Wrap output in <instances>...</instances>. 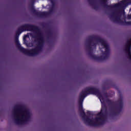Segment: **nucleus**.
I'll return each instance as SVG.
<instances>
[{
    "mask_svg": "<svg viewBox=\"0 0 131 131\" xmlns=\"http://www.w3.org/2000/svg\"><path fill=\"white\" fill-rule=\"evenodd\" d=\"M86 42L88 54L91 59L102 62L109 58L110 48L105 40L99 36H90Z\"/></svg>",
    "mask_w": 131,
    "mask_h": 131,
    "instance_id": "nucleus-1",
    "label": "nucleus"
},
{
    "mask_svg": "<svg viewBox=\"0 0 131 131\" xmlns=\"http://www.w3.org/2000/svg\"><path fill=\"white\" fill-rule=\"evenodd\" d=\"M83 100H84V97L80 95L78 101V110L83 120L86 123H88V125L90 126H99V125L104 124L106 120V114H107V106L106 104H103L102 105L100 112L96 115L97 117L94 119L95 121L94 122L93 119L90 118L85 115V112H84V110H83V106L82 105Z\"/></svg>",
    "mask_w": 131,
    "mask_h": 131,
    "instance_id": "nucleus-2",
    "label": "nucleus"
},
{
    "mask_svg": "<svg viewBox=\"0 0 131 131\" xmlns=\"http://www.w3.org/2000/svg\"><path fill=\"white\" fill-rule=\"evenodd\" d=\"M19 28L23 32V31H32L34 32V34H31V36L32 38H34V42H37V47L35 49H36L38 53L39 54V52H41L42 50L43 45H45V38L43 37L42 33H41V29L37 26L30 25L29 24L23 25Z\"/></svg>",
    "mask_w": 131,
    "mask_h": 131,
    "instance_id": "nucleus-3",
    "label": "nucleus"
},
{
    "mask_svg": "<svg viewBox=\"0 0 131 131\" xmlns=\"http://www.w3.org/2000/svg\"><path fill=\"white\" fill-rule=\"evenodd\" d=\"M13 118L16 124H22L25 121H28L30 118V113L21 105L14 106L13 111Z\"/></svg>",
    "mask_w": 131,
    "mask_h": 131,
    "instance_id": "nucleus-4",
    "label": "nucleus"
},
{
    "mask_svg": "<svg viewBox=\"0 0 131 131\" xmlns=\"http://www.w3.org/2000/svg\"><path fill=\"white\" fill-rule=\"evenodd\" d=\"M23 32L21 31V29L19 28L16 31V34L15 35V43L16 45V47L17 49L21 52V53H23L25 54V55H27L30 56H36V55H38V52L37 50L35 48L32 49L30 50L28 49H26L22 47H21V44H20V42L19 41V35L21 34V33Z\"/></svg>",
    "mask_w": 131,
    "mask_h": 131,
    "instance_id": "nucleus-5",
    "label": "nucleus"
},
{
    "mask_svg": "<svg viewBox=\"0 0 131 131\" xmlns=\"http://www.w3.org/2000/svg\"><path fill=\"white\" fill-rule=\"evenodd\" d=\"M108 105L112 106L111 107V112L113 116H116L119 115L122 109H123V101L122 98H119L117 101H113L110 99L106 100Z\"/></svg>",
    "mask_w": 131,
    "mask_h": 131,
    "instance_id": "nucleus-6",
    "label": "nucleus"
},
{
    "mask_svg": "<svg viewBox=\"0 0 131 131\" xmlns=\"http://www.w3.org/2000/svg\"><path fill=\"white\" fill-rule=\"evenodd\" d=\"M90 94L92 95H95L96 96H97V97H99V98L102 99V100L104 101V98H103L102 93H101L100 90L97 88L93 87L86 88L85 90H82L80 93V96L85 98V97Z\"/></svg>",
    "mask_w": 131,
    "mask_h": 131,
    "instance_id": "nucleus-7",
    "label": "nucleus"
},
{
    "mask_svg": "<svg viewBox=\"0 0 131 131\" xmlns=\"http://www.w3.org/2000/svg\"><path fill=\"white\" fill-rule=\"evenodd\" d=\"M108 0H100V4L102 5L104 8L111 10L112 9H115V8H118L122 7V6H127L128 4H130L129 2L131 0H123L121 1L120 3L115 4L114 5H108L107 4Z\"/></svg>",
    "mask_w": 131,
    "mask_h": 131,
    "instance_id": "nucleus-8",
    "label": "nucleus"
},
{
    "mask_svg": "<svg viewBox=\"0 0 131 131\" xmlns=\"http://www.w3.org/2000/svg\"><path fill=\"white\" fill-rule=\"evenodd\" d=\"M115 12H113L111 15V18L115 23H117V24H119V25H122V26H129L131 25V21H126L125 20L123 21L121 19H120V16H115Z\"/></svg>",
    "mask_w": 131,
    "mask_h": 131,
    "instance_id": "nucleus-9",
    "label": "nucleus"
},
{
    "mask_svg": "<svg viewBox=\"0 0 131 131\" xmlns=\"http://www.w3.org/2000/svg\"><path fill=\"white\" fill-rule=\"evenodd\" d=\"M31 11L33 12V14L36 15L37 17L39 18H43V17H47L49 15L48 13L45 12H37L35 9H34V6H33V3L31 5Z\"/></svg>",
    "mask_w": 131,
    "mask_h": 131,
    "instance_id": "nucleus-10",
    "label": "nucleus"
},
{
    "mask_svg": "<svg viewBox=\"0 0 131 131\" xmlns=\"http://www.w3.org/2000/svg\"><path fill=\"white\" fill-rule=\"evenodd\" d=\"M88 2L89 3L90 5L93 7L94 10H98V6L95 5V3L94 2V0H88Z\"/></svg>",
    "mask_w": 131,
    "mask_h": 131,
    "instance_id": "nucleus-11",
    "label": "nucleus"
},
{
    "mask_svg": "<svg viewBox=\"0 0 131 131\" xmlns=\"http://www.w3.org/2000/svg\"><path fill=\"white\" fill-rule=\"evenodd\" d=\"M101 95L102 96V98L104 100H103V99L102 98H100V97H98V98H99V99H100V100H102V102H105V98H104V97L105 98H108V95L107 94V92H104L103 95L102 94H101Z\"/></svg>",
    "mask_w": 131,
    "mask_h": 131,
    "instance_id": "nucleus-12",
    "label": "nucleus"
},
{
    "mask_svg": "<svg viewBox=\"0 0 131 131\" xmlns=\"http://www.w3.org/2000/svg\"><path fill=\"white\" fill-rule=\"evenodd\" d=\"M52 35H53V32H52L51 31H48L47 36V39H50V37H52Z\"/></svg>",
    "mask_w": 131,
    "mask_h": 131,
    "instance_id": "nucleus-13",
    "label": "nucleus"
},
{
    "mask_svg": "<svg viewBox=\"0 0 131 131\" xmlns=\"http://www.w3.org/2000/svg\"><path fill=\"white\" fill-rule=\"evenodd\" d=\"M125 47L127 48L128 49H130L131 50V43H130V41H129V40H128L127 41V45Z\"/></svg>",
    "mask_w": 131,
    "mask_h": 131,
    "instance_id": "nucleus-14",
    "label": "nucleus"
},
{
    "mask_svg": "<svg viewBox=\"0 0 131 131\" xmlns=\"http://www.w3.org/2000/svg\"><path fill=\"white\" fill-rule=\"evenodd\" d=\"M53 12H54V8L52 7L50 9L49 12H45V13H48V14L47 15V16H49V15H50V14H52V13H53ZM47 16L46 17H47Z\"/></svg>",
    "mask_w": 131,
    "mask_h": 131,
    "instance_id": "nucleus-15",
    "label": "nucleus"
},
{
    "mask_svg": "<svg viewBox=\"0 0 131 131\" xmlns=\"http://www.w3.org/2000/svg\"><path fill=\"white\" fill-rule=\"evenodd\" d=\"M130 50L129 48H128L127 47H125L124 51L125 53H128V52H130Z\"/></svg>",
    "mask_w": 131,
    "mask_h": 131,
    "instance_id": "nucleus-16",
    "label": "nucleus"
},
{
    "mask_svg": "<svg viewBox=\"0 0 131 131\" xmlns=\"http://www.w3.org/2000/svg\"><path fill=\"white\" fill-rule=\"evenodd\" d=\"M126 53L127 54L128 57L130 60L131 59V52L130 51L128 52H126Z\"/></svg>",
    "mask_w": 131,
    "mask_h": 131,
    "instance_id": "nucleus-17",
    "label": "nucleus"
},
{
    "mask_svg": "<svg viewBox=\"0 0 131 131\" xmlns=\"http://www.w3.org/2000/svg\"><path fill=\"white\" fill-rule=\"evenodd\" d=\"M52 4V7L54 8L55 7V2H54V0H50Z\"/></svg>",
    "mask_w": 131,
    "mask_h": 131,
    "instance_id": "nucleus-18",
    "label": "nucleus"
},
{
    "mask_svg": "<svg viewBox=\"0 0 131 131\" xmlns=\"http://www.w3.org/2000/svg\"><path fill=\"white\" fill-rule=\"evenodd\" d=\"M86 114H88V115H92V112L91 111H88Z\"/></svg>",
    "mask_w": 131,
    "mask_h": 131,
    "instance_id": "nucleus-19",
    "label": "nucleus"
},
{
    "mask_svg": "<svg viewBox=\"0 0 131 131\" xmlns=\"http://www.w3.org/2000/svg\"><path fill=\"white\" fill-rule=\"evenodd\" d=\"M127 19H128V20H130V19H131V14L128 15L127 16Z\"/></svg>",
    "mask_w": 131,
    "mask_h": 131,
    "instance_id": "nucleus-20",
    "label": "nucleus"
},
{
    "mask_svg": "<svg viewBox=\"0 0 131 131\" xmlns=\"http://www.w3.org/2000/svg\"><path fill=\"white\" fill-rule=\"evenodd\" d=\"M32 1H33V2H32L31 5H32L33 4V5H34V1H35V0H32Z\"/></svg>",
    "mask_w": 131,
    "mask_h": 131,
    "instance_id": "nucleus-21",
    "label": "nucleus"
}]
</instances>
